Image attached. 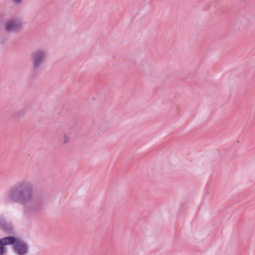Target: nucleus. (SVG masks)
I'll use <instances>...</instances> for the list:
<instances>
[{
	"mask_svg": "<svg viewBox=\"0 0 255 255\" xmlns=\"http://www.w3.org/2000/svg\"><path fill=\"white\" fill-rule=\"evenodd\" d=\"M22 26L20 21L15 20H8L4 24L5 30L9 32H16L21 29Z\"/></svg>",
	"mask_w": 255,
	"mask_h": 255,
	"instance_id": "nucleus-4",
	"label": "nucleus"
},
{
	"mask_svg": "<svg viewBox=\"0 0 255 255\" xmlns=\"http://www.w3.org/2000/svg\"><path fill=\"white\" fill-rule=\"evenodd\" d=\"M25 110L24 109H21L19 111H18L17 112H16L14 114L13 116L16 117V118H19V117L23 116L25 114Z\"/></svg>",
	"mask_w": 255,
	"mask_h": 255,
	"instance_id": "nucleus-7",
	"label": "nucleus"
},
{
	"mask_svg": "<svg viewBox=\"0 0 255 255\" xmlns=\"http://www.w3.org/2000/svg\"><path fill=\"white\" fill-rule=\"evenodd\" d=\"M47 53L43 49H38L32 54V63L35 69H39L46 58Z\"/></svg>",
	"mask_w": 255,
	"mask_h": 255,
	"instance_id": "nucleus-2",
	"label": "nucleus"
},
{
	"mask_svg": "<svg viewBox=\"0 0 255 255\" xmlns=\"http://www.w3.org/2000/svg\"><path fill=\"white\" fill-rule=\"evenodd\" d=\"M12 1L15 4H19L22 2V0H12Z\"/></svg>",
	"mask_w": 255,
	"mask_h": 255,
	"instance_id": "nucleus-8",
	"label": "nucleus"
},
{
	"mask_svg": "<svg viewBox=\"0 0 255 255\" xmlns=\"http://www.w3.org/2000/svg\"><path fill=\"white\" fill-rule=\"evenodd\" d=\"M34 185L25 179L17 182L8 190L6 197L8 203H20L23 205L24 214L27 216L35 215L41 209L45 201L33 194Z\"/></svg>",
	"mask_w": 255,
	"mask_h": 255,
	"instance_id": "nucleus-1",
	"label": "nucleus"
},
{
	"mask_svg": "<svg viewBox=\"0 0 255 255\" xmlns=\"http://www.w3.org/2000/svg\"><path fill=\"white\" fill-rule=\"evenodd\" d=\"M7 227V223L3 217L0 216V228L6 230Z\"/></svg>",
	"mask_w": 255,
	"mask_h": 255,
	"instance_id": "nucleus-6",
	"label": "nucleus"
},
{
	"mask_svg": "<svg viewBox=\"0 0 255 255\" xmlns=\"http://www.w3.org/2000/svg\"><path fill=\"white\" fill-rule=\"evenodd\" d=\"M13 250L17 255H26L28 253L29 247L23 241L17 240L13 246Z\"/></svg>",
	"mask_w": 255,
	"mask_h": 255,
	"instance_id": "nucleus-3",
	"label": "nucleus"
},
{
	"mask_svg": "<svg viewBox=\"0 0 255 255\" xmlns=\"http://www.w3.org/2000/svg\"><path fill=\"white\" fill-rule=\"evenodd\" d=\"M69 140V137L67 135H65L64 143H65L67 142Z\"/></svg>",
	"mask_w": 255,
	"mask_h": 255,
	"instance_id": "nucleus-9",
	"label": "nucleus"
},
{
	"mask_svg": "<svg viewBox=\"0 0 255 255\" xmlns=\"http://www.w3.org/2000/svg\"><path fill=\"white\" fill-rule=\"evenodd\" d=\"M17 240L13 237H7L0 239L1 244L4 245H15Z\"/></svg>",
	"mask_w": 255,
	"mask_h": 255,
	"instance_id": "nucleus-5",
	"label": "nucleus"
}]
</instances>
